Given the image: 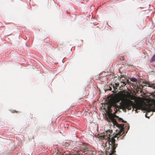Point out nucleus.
<instances>
[{
	"label": "nucleus",
	"mask_w": 155,
	"mask_h": 155,
	"mask_svg": "<svg viewBox=\"0 0 155 155\" xmlns=\"http://www.w3.org/2000/svg\"><path fill=\"white\" fill-rule=\"evenodd\" d=\"M153 103L149 104L147 106H145L142 102L140 101L135 100L134 101L131 100H129L125 103V106L126 108L129 110L131 109V107L136 109L135 111L137 113L138 112V110L144 108L147 112L151 111L155 112V100L153 99Z\"/></svg>",
	"instance_id": "nucleus-1"
},
{
	"label": "nucleus",
	"mask_w": 155,
	"mask_h": 155,
	"mask_svg": "<svg viewBox=\"0 0 155 155\" xmlns=\"http://www.w3.org/2000/svg\"><path fill=\"white\" fill-rule=\"evenodd\" d=\"M120 98L117 95L112 96L111 98L106 103L107 105V110L109 112L111 111V107L113 106L114 110L116 109V111H117L120 108V105H117V103L120 102Z\"/></svg>",
	"instance_id": "nucleus-2"
},
{
	"label": "nucleus",
	"mask_w": 155,
	"mask_h": 155,
	"mask_svg": "<svg viewBox=\"0 0 155 155\" xmlns=\"http://www.w3.org/2000/svg\"><path fill=\"white\" fill-rule=\"evenodd\" d=\"M111 133L110 130L107 131L106 133H104L103 135L104 139H108L109 141V143L110 142H111L112 145H111V149L110 150L111 153L109 155H113L114 153L116 152L115 150L116 147L117 146V144L115 143V140L114 139V136L110 138V134Z\"/></svg>",
	"instance_id": "nucleus-3"
},
{
	"label": "nucleus",
	"mask_w": 155,
	"mask_h": 155,
	"mask_svg": "<svg viewBox=\"0 0 155 155\" xmlns=\"http://www.w3.org/2000/svg\"><path fill=\"white\" fill-rule=\"evenodd\" d=\"M109 119L113 123L114 125H116L117 127L120 128V130H124V124H119L117 122L116 120L113 117H109Z\"/></svg>",
	"instance_id": "nucleus-4"
},
{
	"label": "nucleus",
	"mask_w": 155,
	"mask_h": 155,
	"mask_svg": "<svg viewBox=\"0 0 155 155\" xmlns=\"http://www.w3.org/2000/svg\"><path fill=\"white\" fill-rule=\"evenodd\" d=\"M125 99L128 101L129 100H135V97L130 94V93L126 91L125 93L123 94Z\"/></svg>",
	"instance_id": "nucleus-5"
},
{
	"label": "nucleus",
	"mask_w": 155,
	"mask_h": 155,
	"mask_svg": "<svg viewBox=\"0 0 155 155\" xmlns=\"http://www.w3.org/2000/svg\"><path fill=\"white\" fill-rule=\"evenodd\" d=\"M128 81V80H126V79L125 78H124V79L121 78V79L120 80L121 82L120 86V87L121 88V87L125 86L126 84V83Z\"/></svg>",
	"instance_id": "nucleus-6"
},
{
	"label": "nucleus",
	"mask_w": 155,
	"mask_h": 155,
	"mask_svg": "<svg viewBox=\"0 0 155 155\" xmlns=\"http://www.w3.org/2000/svg\"><path fill=\"white\" fill-rule=\"evenodd\" d=\"M124 130H120V131L117 134H116L115 136H114V137H118L119 136H120L123 135V134Z\"/></svg>",
	"instance_id": "nucleus-7"
},
{
	"label": "nucleus",
	"mask_w": 155,
	"mask_h": 155,
	"mask_svg": "<svg viewBox=\"0 0 155 155\" xmlns=\"http://www.w3.org/2000/svg\"><path fill=\"white\" fill-rule=\"evenodd\" d=\"M147 84L148 85L149 87H153V88L155 89V84L152 83H148Z\"/></svg>",
	"instance_id": "nucleus-8"
},
{
	"label": "nucleus",
	"mask_w": 155,
	"mask_h": 155,
	"mask_svg": "<svg viewBox=\"0 0 155 155\" xmlns=\"http://www.w3.org/2000/svg\"><path fill=\"white\" fill-rule=\"evenodd\" d=\"M116 117L118 118V120L119 121V122H124V123H127L126 121H125L124 120H123L121 118L119 117L118 116H116Z\"/></svg>",
	"instance_id": "nucleus-9"
},
{
	"label": "nucleus",
	"mask_w": 155,
	"mask_h": 155,
	"mask_svg": "<svg viewBox=\"0 0 155 155\" xmlns=\"http://www.w3.org/2000/svg\"><path fill=\"white\" fill-rule=\"evenodd\" d=\"M155 61V54L153 55L151 59L150 60V62H152Z\"/></svg>",
	"instance_id": "nucleus-10"
},
{
	"label": "nucleus",
	"mask_w": 155,
	"mask_h": 155,
	"mask_svg": "<svg viewBox=\"0 0 155 155\" xmlns=\"http://www.w3.org/2000/svg\"><path fill=\"white\" fill-rule=\"evenodd\" d=\"M120 84L119 83H115V86H114V85L113 86V87L114 89H116V87H118L119 86V85L120 86Z\"/></svg>",
	"instance_id": "nucleus-11"
},
{
	"label": "nucleus",
	"mask_w": 155,
	"mask_h": 155,
	"mask_svg": "<svg viewBox=\"0 0 155 155\" xmlns=\"http://www.w3.org/2000/svg\"><path fill=\"white\" fill-rule=\"evenodd\" d=\"M130 80L131 81L134 82H136L137 81V79L135 78H131Z\"/></svg>",
	"instance_id": "nucleus-12"
},
{
	"label": "nucleus",
	"mask_w": 155,
	"mask_h": 155,
	"mask_svg": "<svg viewBox=\"0 0 155 155\" xmlns=\"http://www.w3.org/2000/svg\"><path fill=\"white\" fill-rule=\"evenodd\" d=\"M137 87L139 91H141V87H142V86H137Z\"/></svg>",
	"instance_id": "nucleus-13"
},
{
	"label": "nucleus",
	"mask_w": 155,
	"mask_h": 155,
	"mask_svg": "<svg viewBox=\"0 0 155 155\" xmlns=\"http://www.w3.org/2000/svg\"><path fill=\"white\" fill-rule=\"evenodd\" d=\"M120 59L121 60H124V56H121L120 57Z\"/></svg>",
	"instance_id": "nucleus-14"
},
{
	"label": "nucleus",
	"mask_w": 155,
	"mask_h": 155,
	"mask_svg": "<svg viewBox=\"0 0 155 155\" xmlns=\"http://www.w3.org/2000/svg\"><path fill=\"white\" fill-rule=\"evenodd\" d=\"M110 91H111L112 90V88L111 87L110 88Z\"/></svg>",
	"instance_id": "nucleus-15"
},
{
	"label": "nucleus",
	"mask_w": 155,
	"mask_h": 155,
	"mask_svg": "<svg viewBox=\"0 0 155 155\" xmlns=\"http://www.w3.org/2000/svg\"><path fill=\"white\" fill-rule=\"evenodd\" d=\"M86 148V147H84V148Z\"/></svg>",
	"instance_id": "nucleus-16"
}]
</instances>
